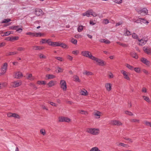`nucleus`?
I'll return each instance as SVG.
<instances>
[{"label":"nucleus","mask_w":151,"mask_h":151,"mask_svg":"<svg viewBox=\"0 0 151 151\" xmlns=\"http://www.w3.org/2000/svg\"><path fill=\"white\" fill-rule=\"evenodd\" d=\"M86 132L93 135H97L100 133V130L99 128H87Z\"/></svg>","instance_id":"nucleus-1"},{"label":"nucleus","mask_w":151,"mask_h":151,"mask_svg":"<svg viewBox=\"0 0 151 151\" xmlns=\"http://www.w3.org/2000/svg\"><path fill=\"white\" fill-rule=\"evenodd\" d=\"M92 60L95 61L99 66H104L106 65V63L104 61L95 57H94Z\"/></svg>","instance_id":"nucleus-2"},{"label":"nucleus","mask_w":151,"mask_h":151,"mask_svg":"<svg viewBox=\"0 0 151 151\" xmlns=\"http://www.w3.org/2000/svg\"><path fill=\"white\" fill-rule=\"evenodd\" d=\"M81 55L83 56L93 60L94 56H93L91 54V52L88 51H83L81 52Z\"/></svg>","instance_id":"nucleus-3"},{"label":"nucleus","mask_w":151,"mask_h":151,"mask_svg":"<svg viewBox=\"0 0 151 151\" xmlns=\"http://www.w3.org/2000/svg\"><path fill=\"white\" fill-rule=\"evenodd\" d=\"M8 66V64L6 63H4L1 67V73H0L1 75L4 74L7 70Z\"/></svg>","instance_id":"nucleus-4"},{"label":"nucleus","mask_w":151,"mask_h":151,"mask_svg":"<svg viewBox=\"0 0 151 151\" xmlns=\"http://www.w3.org/2000/svg\"><path fill=\"white\" fill-rule=\"evenodd\" d=\"M22 84V82L20 80L15 81L11 83V86L15 88L20 86Z\"/></svg>","instance_id":"nucleus-5"},{"label":"nucleus","mask_w":151,"mask_h":151,"mask_svg":"<svg viewBox=\"0 0 151 151\" xmlns=\"http://www.w3.org/2000/svg\"><path fill=\"white\" fill-rule=\"evenodd\" d=\"M58 119L59 122H66L69 123L71 121V119L67 117L61 116L59 117Z\"/></svg>","instance_id":"nucleus-6"},{"label":"nucleus","mask_w":151,"mask_h":151,"mask_svg":"<svg viewBox=\"0 0 151 151\" xmlns=\"http://www.w3.org/2000/svg\"><path fill=\"white\" fill-rule=\"evenodd\" d=\"M60 88L64 91H65L67 89V85L66 82L64 80H61L60 82Z\"/></svg>","instance_id":"nucleus-7"},{"label":"nucleus","mask_w":151,"mask_h":151,"mask_svg":"<svg viewBox=\"0 0 151 151\" xmlns=\"http://www.w3.org/2000/svg\"><path fill=\"white\" fill-rule=\"evenodd\" d=\"M120 71L121 73L123 74L124 78L127 80H130V78L128 73L123 70H122Z\"/></svg>","instance_id":"nucleus-8"},{"label":"nucleus","mask_w":151,"mask_h":151,"mask_svg":"<svg viewBox=\"0 0 151 151\" xmlns=\"http://www.w3.org/2000/svg\"><path fill=\"white\" fill-rule=\"evenodd\" d=\"M111 124L113 125L122 126V123L120 121L117 120H112L111 122Z\"/></svg>","instance_id":"nucleus-9"},{"label":"nucleus","mask_w":151,"mask_h":151,"mask_svg":"<svg viewBox=\"0 0 151 151\" xmlns=\"http://www.w3.org/2000/svg\"><path fill=\"white\" fill-rule=\"evenodd\" d=\"M22 73L20 71H17L14 73V78L17 79H19L23 76Z\"/></svg>","instance_id":"nucleus-10"},{"label":"nucleus","mask_w":151,"mask_h":151,"mask_svg":"<svg viewBox=\"0 0 151 151\" xmlns=\"http://www.w3.org/2000/svg\"><path fill=\"white\" fill-rule=\"evenodd\" d=\"M140 61L147 66H150V62L145 58H141L140 59Z\"/></svg>","instance_id":"nucleus-11"},{"label":"nucleus","mask_w":151,"mask_h":151,"mask_svg":"<svg viewBox=\"0 0 151 151\" xmlns=\"http://www.w3.org/2000/svg\"><path fill=\"white\" fill-rule=\"evenodd\" d=\"M80 93L81 95L85 96H87L88 94V91L84 88L80 90Z\"/></svg>","instance_id":"nucleus-12"},{"label":"nucleus","mask_w":151,"mask_h":151,"mask_svg":"<svg viewBox=\"0 0 151 151\" xmlns=\"http://www.w3.org/2000/svg\"><path fill=\"white\" fill-rule=\"evenodd\" d=\"M138 12L139 14H144L145 15H147L148 13V10L146 8H145L141 10L138 11Z\"/></svg>","instance_id":"nucleus-13"},{"label":"nucleus","mask_w":151,"mask_h":151,"mask_svg":"<svg viewBox=\"0 0 151 151\" xmlns=\"http://www.w3.org/2000/svg\"><path fill=\"white\" fill-rule=\"evenodd\" d=\"M35 14L38 16L43 15V12L42 10L39 9H36L35 10Z\"/></svg>","instance_id":"nucleus-14"},{"label":"nucleus","mask_w":151,"mask_h":151,"mask_svg":"<svg viewBox=\"0 0 151 151\" xmlns=\"http://www.w3.org/2000/svg\"><path fill=\"white\" fill-rule=\"evenodd\" d=\"M102 114V113L101 112L98 111H96L93 113V115L96 118L98 119L100 118V116Z\"/></svg>","instance_id":"nucleus-15"},{"label":"nucleus","mask_w":151,"mask_h":151,"mask_svg":"<svg viewBox=\"0 0 151 151\" xmlns=\"http://www.w3.org/2000/svg\"><path fill=\"white\" fill-rule=\"evenodd\" d=\"M57 82L56 81H50L47 84V85L49 87H51L56 85Z\"/></svg>","instance_id":"nucleus-16"},{"label":"nucleus","mask_w":151,"mask_h":151,"mask_svg":"<svg viewBox=\"0 0 151 151\" xmlns=\"http://www.w3.org/2000/svg\"><path fill=\"white\" fill-rule=\"evenodd\" d=\"M105 87L106 90L108 91H110L111 90V84L110 83H106Z\"/></svg>","instance_id":"nucleus-17"},{"label":"nucleus","mask_w":151,"mask_h":151,"mask_svg":"<svg viewBox=\"0 0 151 151\" xmlns=\"http://www.w3.org/2000/svg\"><path fill=\"white\" fill-rule=\"evenodd\" d=\"M130 121L132 123L139 124L140 122V120L137 118H132L130 120Z\"/></svg>","instance_id":"nucleus-18"},{"label":"nucleus","mask_w":151,"mask_h":151,"mask_svg":"<svg viewBox=\"0 0 151 151\" xmlns=\"http://www.w3.org/2000/svg\"><path fill=\"white\" fill-rule=\"evenodd\" d=\"M32 48L34 50H41L44 49V47L35 45L32 46Z\"/></svg>","instance_id":"nucleus-19"},{"label":"nucleus","mask_w":151,"mask_h":151,"mask_svg":"<svg viewBox=\"0 0 151 151\" xmlns=\"http://www.w3.org/2000/svg\"><path fill=\"white\" fill-rule=\"evenodd\" d=\"M50 45L53 47L59 46L60 45V42H53L51 41Z\"/></svg>","instance_id":"nucleus-20"},{"label":"nucleus","mask_w":151,"mask_h":151,"mask_svg":"<svg viewBox=\"0 0 151 151\" xmlns=\"http://www.w3.org/2000/svg\"><path fill=\"white\" fill-rule=\"evenodd\" d=\"M51 40L49 39L48 40H46V39H42L40 42L42 44L47 43L49 45H50Z\"/></svg>","instance_id":"nucleus-21"},{"label":"nucleus","mask_w":151,"mask_h":151,"mask_svg":"<svg viewBox=\"0 0 151 151\" xmlns=\"http://www.w3.org/2000/svg\"><path fill=\"white\" fill-rule=\"evenodd\" d=\"M92 10H89L87 11L85 13L82 14L83 16H86L88 17H89L90 15H91L92 13Z\"/></svg>","instance_id":"nucleus-22"},{"label":"nucleus","mask_w":151,"mask_h":151,"mask_svg":"<svg viewBox=\"0 0 151 151\" xmlns=\"http://www.w3.org/2000/svg\"><path fill=\"white\" fill-rule=\"evenodd\" d=\"M27 78L30 81H33L34 80L35 78L32 76V74L27 73Z\"/></svg>","instance_id":"nucleus-23"},{"label":"nucleus","mask_w":151,"mask_h":151,"mask_svg":"<svg viewBox=\"0 0 151 151\" xmlns=\"http://www.w3.org/2000/svg\"><path fill=\"white\" fill-rule=\"evenodd\" d=\"M73 81L76 82L80 83L81 81L79 77L77 75H74L73 76Z\"/></svg>","instance_id":"nucleus-24"},{"label":"nucleus","mask_w":151,"mask_h":151,"mask_svg":"<svg viewBox=\"0 0 151 151\" xmlns=\"http://www.w3.org/2000/svg\"><path fill=\"white\" fill-rule=\"evenodd\" d=\"M144 52L148 55L151 54V49L148 48H145L144 47Z\"/></svg>","instance_id":"nucleus-25"},{"label":"nucleus","mask_w":151,"mask_h":151,"mask_svg":"<svg viewBox=\"0 0 151 151\" xmlns=\"http://www.w3.org/2000/svg\"><path fill=\"white\" fill-rule=\"evenodd\" d=\"M18 52H17L14 51L13 52H9L6 53V56H9L10 55H16L17 54Z\"/></svg>","instance_id":"nucleus-26"},{"label":"nucleus","mask_w":151,"mask_h":151,"mask_svg":"<svg viewBox=\"0 0 151 151\" xmlns=\"http://www.w3.org/2000/svg\"><path fill=\"white\" fill-rule=\"evenodd\" d=\"M138 40L139 42V45L141 46H142L145 45L147 42V41L144 40L142 39L141 40H139V39H138Z\"/></svg>","instance_id":"nucleus-27"},{"label":"nucleus","mask_w":151,"mask_h":151,"mask_svg":"<svg viewBox=\"0 0 151 151\" xmlns=\"http://www.w3.org/2000/svg\"><path fill=\"white\" fill-rule=\"evenodd\" d=\"M139 21H140V22H142V23H147L148 24V22L147 21H146L143 18H139L138 19L136 20V22L139 23Z\"/></svg>","instance_id":"nucleus-28"},{"label":"nucleus","mask_w":151,"mask_h":151,"mask_svg":"<svg viewBox=\"0 0 151 151\" xmlns=\"http://www.w3.org/2000/svg\"><path fill=\"white\" fill-rule=\"evenodd\" d=\"M142 97L143 98L144 100L147 103H150V102L151 101L150 99L148 97L145 96H143Z\"/></svg>","instance_id":"nucleus-29"},{"label":"nucleus","mask_w":151,"mask_h":151,"mask_svg":"<svg viewBox=\"0 0 151 151\" xmlns=\"http://www.w3.org/2000/svg\"><path fill=\"white\" fill-rule=\"evenodd\" d=\"M83 74L84 75H86L87 76H92L93 75V73L92 72L87 71V70L85 71L83 73Z\"/></svg>","instance_id":"nucleus-30"},{"label":"nucleus","mask_w":151,"mask_h":151,"mask_svg":"<svg viewBox=\"0 0 151 151\" xmlns=\"http://www.w3.org/2000/svg\"><path fill=\"white\" fill-rule=\"evenodd\" d=\"M47 79H53L55 78V76L52 74H47L46 76Z\"/></svg>","instance_id":"nucleus-31"},{"label":"nucleus","mask_w":151,"mask_h":151,"mask_svg":"<svg viewBox=\"0 0 151 151\" xmlns=\"http://www.w3.org/2000/svg\"><path fill=\"white\" fill-rule=\"evenodd\" d=\"M131 55L133 58L136 59H137L138 58L137 54L134 52H132L131 53Z\"/></svg>","instance_id":"nucleus-32"},{"label":"nucleus","mask_w":151,"mask_h":151,"mask_svg":"<svg viewBox=\"0 0 151 151\" xmlns=\"http://www.w3.org/2000/svg\"><path fill=\"white\" fill-rule=\"evenodd\" d=\"M44 35V34L40 32L38 33H35V34L34 35V37H41Z\"/></svg>","instance_id":"nucleus-33"},{"label":"nucleus","mask_w":151,"mask_h":151,"mask_svg":"<svg viewBox=\"0 0 151 151\" xmlns=\"http://www.w3.org/2000/svg\"><path fill=\"white\" fill-rule=\"evenodd\" d=\"M124 113L127 115L130 116H133L134 114L128 110H126L124 111Z\"/></svg>","instance_id":"nucleus-34"},{"label":"nucleus","mask_w":151,"mask_h":151,"mask_svg":"<svg viewBox=\"0 0 151 151\" xmlns=\"http://www.w3.org/2000/svg\"><path fill=\"white\" fill-rule=\"evenodd\" d=\"M60 46L63 48H68V46L67 45L63 43H60Z\"/></svg>","instance_id":"nucleus-35"},{"label":"nucleus","mask_w":151,"mask_h":151,"mask_svg":"<svg viewBox=\"0 0 151 151\" xmlns=\"http://www.w3.org/2000/svg\"><path fill=\"white\" fill-rule=\"evenodd\" d=\"M12 117L18 119H19L20 118V116L18 114L15 113H13Z\"/></svg>","instance_id":"nucleus-36"},{"label":"nucleus","mask_w":151,"mask_h":151,"mask_svg":"<svg viewBox=\"0 0 151 151\" xmlns=\"http://www.w3.org/2000/svg\"><path fill=\"white\" fill-rule=\"evenodd\" d=\"M116 43L124 47H126L128 46V44H127L125 43H122L119 42H117Z\"/></svg>","instance_id":"nucleus-37"},{"label":"nucleus","mask_w":151,"mask_h":151,"mask_svg":"<svg viewBox=\"0 0 151 151\" xmlns=\"http://www.w3.org/2000/svg\"><path fill=\"white\" fill-rule=\"evenodd\" d=\"M89 151H101V150L97 147H95L92 148Z\"/></svg>","instance_id":"nucleus-38"},{"label":"nucleus","mask_w":151,"mask_h":151,"mask_svg":"<svg viewBox=\"0 0 151 151\" xmlns=\"http://www.w3.org/2000/svg\"><path fill=\"white\" fill-rule=\"evenodd\" d=\"M37 83L39 85H45L46 82L43 81H38L37 82Z\"/></svg>","instance_id":"nucleus-39"},{"label":"nucleus","mask_w":151,"mask_h":151,"mask_svg":"<svg viewBox=\"0 0 151 151\" xmlns=\"http://www.w3.org/2000/svg\"><path fill=\"white\" fill-rule=\"evenodd\" d=\"M70 42L73 44L74 45H76L77 44V41L76 40L73 38H72L70 40Z\"/></svg>","instance_id":"nucleus-40"},{"label":"nucleus","mask_w":151,"mask_h":151,"mask_svg":"<svg viewBox=\"0 0 151 151\" xmlns=\"http://www.w3.org/2000/svg\"><path fill=\"white\" fill-rule=\"evenodd\" d=\"M40 133L43 136L45 135L46 134V131L45 129H42L40 130Z\"/></svg>","instance_id":"nucleus-41"},{"label":"nucleus","mask_w":151,"mask_h":151,"mask_svg":"<svg viewBox=\"0 0 151 151\" xmlns=\"http://www.w3.org/2000/svg\"><path fill=\"white\" fill-rule=\"evenodd\" d=\"M55 58L57 59V60L59 61L60 62H63L64 61V59L63 58L60 57H55Z\"/></svg>","instance_id":"nucleus-42"},{"label":"nucleus","mask_w":151,"mask_h":151,"mask_svg":"<svg viewBox=\"0 0 151 151\" xmlns=\"http://www.w3.org/2000/svg\"><path fill=\"white\" fill-rule=\"evenodd\" d=\"M29 86L32 87L35 90H36L37 89V88L36 86L33 83H30L29 84Z\"/></svg>","instance_id":"nucleus-43"},{"label":"nucleus","mask_w":151,"mask_h":151,"mask_svg":"<svg viewBox=\"0 0 151 151\" xmlns=\"http://www.w3.org/2000/svg\"><path fill=\"white\" fill-rule=\"evenodd\" d=\"M80 113L82 114H85L86 115H88V112L87 111L81 110L80 111Z\"/></svg>","instance_id":"nucleus-44"},{"label":"nucleus","mask_w":151,"mask_h":151,"mask_svg":"<svg viewBox=\"0 0 151 151\" xmlns=\"http://www.w3.org/2000/svg\"><path fill=\"white\" fill-rule=\"evenodd\" d=\"M144 124L146 126H150L151 127V122L146 121L144 122Z\"/></svg>","instance_id":"nucleus-45"},{"label":"nucleus","mask_w":151,"mask_h":151,"mask_svg":"<svg viewBox=\"0 0 151 151\" xmlns=\"http://www.w3.org/2000/svg\"><path fill=\"white\" fill-rule=\"evenodd\" d=\"M39 56L40 59H45L46 58V57L44 55L41 53L39 54Z\"/></svg>","instance_id":"nucleus-46"},{"label":"nucleus","mask_w":151,"mask_h":151,"mask_svg":"<svg viewBox=\"0 0 151 151\" xmlns=\"http://www.w3.org/2000/svg\"><path fill=\"white\" fill-rule=\"evenodd\" d=\"M125 65L127 68L130 70H133L134 69V67L133 66L128 64H126Z\"/></svg>","instance_id":"nucleus-47"},{"label":"nucleus","mask_w":151,"mask_h":151,"mask_svg":"<svg viewBox=\"0 0 151 151\" xmlns=\"http://www.w3.org/2000/svg\"><path fill=\"white\" fill-rule=\"evenodd\" d=\"M83 29V26L81 25L79 26L78 28V31L79 32H81Z\"/></svg>","instance_id":"nucleus-48"},{"label":"nucleus","mask_w":151,"mask_h":151,"mask_svg":"<svg viewBox=\"0 0 151 151\" xmlns=\"http://www.w3.org/2000/svg\"><path fill=\"white\" fill-rule=\"evenodd\" d=\"M25 50V48L22 47H19L17 48V50L19 51H24Z\"/></svg>","instance_id":"nucleus-49"},{"label":"nucleus","mask_w":151,"mask_h":151,"mask_svg":"<svg viewBox=\"0 0 151 151\" xmlns=\"http://www.w3.org/2000/svg\"><path fill=\"white\" fill-rule=\"evenodd\" d=\"M11 21V19H4L2 21V23H7Z\"/></svg>","instance_id":"nucleus-50"},{"label":"nucleus","mask_w":151,"mask_h":151,"mask_svg":"<svg viewBox=\"0 0 151 151\" xmlns=\"http://www.w3.org/2000/svg\"><path fill=\"white\" fill-rule=\"evenodd\" d=\"M141 91L143 93H147V89L146 88L143 87Z\"/></svg>","instance_id":"nucleus-51"},{"label":"nucleus","mask_w":151,"mask_h":151,"mask_svg":"<svg viewBox=\"0 0 151 151\" xmlns=\"http://www.w3.org/2000/svg\"><path fill=\"white\" fill-rule=\"evenodd\" d=\"M57 70H58V73H61L63 71V69L59 66L57 67Z\"/></svg>","instance_id":"nucleus-52"},{"label":"nucleus","mask_w":151,"mask_h":151,"mask_svg":"<svg viewBox=\"0 0 151 151\" xmlns=\"http://www.w3.org/2000/svg\"><path fill=\"white\" fill-rule=\"evenodd\" d=\"M127 146V145L126 144H125L123 143H119L118 145V146L120 147V146H122L124 147H126Z\"/></svg>","instance_id":"nucleus-53"},{"label":"nucleus","mask_w":151,"mask_h":151,"mask_svg":"<svg viewBox=\"0 0 151 151\" xmlns=\"http://www.w3.org/2000/svg\"><path fill=\"white\" fill-rule=\"evenodd\" d=\"M115 3L120 4L122 3V0H112Z\"/></svg>","instance_id":"nucleus-54"},{"label":"nucleus","mask_w":151,"mask_h":151,"mask_svg":"<svg viewBox=\"0 0 151 151\" xmlns=\"http://www.w3.org/2000/svg\"><path fill=\"white\" fill-rule=\"evenodd\" d=\"M11 34V32L8 31L4 33V35H1L2 36H7Z\"/></svg>","instance_id":"nucleus-55"},{"label":"nucleus","mask_w":151,"mask_h":151,"mask_svg":"<svg viewBox=\"0 0 151 151\" xmlns=\"http://www.w3.org/2000/svg\"><path fill=\"white\" fill-rule=\"evenodd\" d=\"M74 37L76 38L79 39L81 38L82 37V36L81 35L77 34Z\"/></svg>","instance_id":"nucleus-56"},{"label":"nucleus","mask_w":151,"mask_h":151,"mask_svg":"<svg viewBox=\"0 0 151 151\" xmlns=\"http://www.w3.org/2000/svg\"><path fill=\"white\" fill-rule=\"evenodd\" d=\"M124 35L125 36H129L131 35V32L129 31L126 30Z\"/></svg>","instance_id":"nucleus-57"},{"label":"nucleus","mask_w":151,"mask_h":151,"mask_svg":"<svg viewBox=\"0 0 151 151\" xmlns=\"http://www.w3.org/2000/svg\"><path fill=\"white\" fill-rule=\"evenodd\" d=\"M19 37L18 36H15V37H12V41L13 40H18Z\"/></svg>","instance_id":"nucleus-58"},{"label":"nucleus","mask_w":151,"mask_h":151,"mask_svg":"<svg viewBox=\"0 0 151 151\" xmlns=\"http://www.w3.org/2000/svg\"><path fill=\"white\" fill-rule=\"evenodd\" d=\"M134 69V71L137 73H139L140 71V68H135Z\"/></svg>","instance_id":"nucleus-59"},{"label":"nucleus","mask_w":151,"mask_h":151,"mask_svg":"<svg viewBox=\"0 0 151 151\" xmlns=\"http://www.w3.org/2000/svg\"><path fill=\"white\" fill-rule=\"evenodd\" d=\"M132 36V37L134 39H137L138 38V36L135 33H133Z\"/></svg>","instance_id":"nucleus-60"},{"label":"nucleus","mask_w":151,"mask_h":151,"mask_svg":"<svg viewBox=\"0 0 151 151\" xmlns=\"http://www.w3.org/2000/svg\"><path fill=\"white\" fill-rule=\"evenodd\" d=\"M6 85V83H3L2 84L0 83V89L2 88Z\"/></svg>","instance_id":"nucleus-61"},{"label":"nucleus","mask_w":151,"mask_h":151,"mask_svg":"<svg viewBox=\"0 0 151 151\" xmlns=\"http://www.w3.org/2000/svg\"><path fill=\"white\" fill-rule=\"evenodd\" d=\"M92 13L91 14V15H92L94 17H96L97 16V14L95 12H93V10H92Z\"/></svg>","instance_id":"nucleus-62"},{"label":"nucleus","mask_w":151,"mask_h":151,"mask_svg":"<svg viewBox=\"0 0 151 151\" xmlns=\"http://www.w3.org/2000/svg\"><path fill=\"white\" fill-rule=\"evenodd\" d=\"M109 22V20L107 19H105L103 21V23L106 24Z\"/></svg>","instance_id":"nucleus-63"},{"label":"nucleus","mask_w":151,"mask_h":151,"mask_svg":"<svg viewBox=\"0 0 151 151\" xmlns=\"http://www.w3.org/2000/svg\"><path fill=\"white\" fill-rule=\"evenodd\" d=\"M67 58L70 61H72L73 59V58L69 55H67Z\"/></svg>","instance_id":"nucleus-64"}]
</instances>
